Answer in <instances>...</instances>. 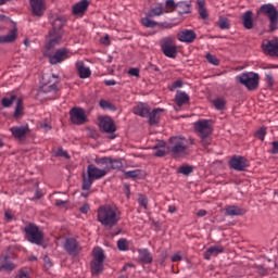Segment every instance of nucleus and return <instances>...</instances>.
Masks as SVG:
<instances>
[{
    "instance_id": "obj_46",
    "label": "nucleus",
    "mask_w": 278,
    "mask_h": 278,
    "mask_svg": "<svg viewBox=\"0 0 278 278\" xmlns=\"http://www.w3.org/2000/svg\"><path fill=\"white\" fill-rule=\"evenodd\" d=\"M56 157H65V160H68L71 155H68V152H66L64 149L59 148L55 152Z\"/></svg>"
},
{
    "instance_id": "obj_64",
    "label": "nucleus",
    "mask_w": 278,
    "mask_h": 278,
    "mask_svg": "<svg viewBox=\"0 0 278 278\" xmlns=\"http://www.w3.org/2000/svg\"><path fill=\"white\" fill-rule=\"evenodd\" d=\"M5 21V16L4 15H0V25H3Z\"/></svg>"
},
{
    "instance_id": "obj_56",
    "label": "nucleus",
    "mask_w": 278,
    "mask_h": 278,
    "mask_svg": "<svg viewBox=\"0 0 278 278\" xmlns=\"http://www.w3.org/2000/svg\"><path fill=\"white\" fill-rule=\"evenodd\" d=\"M181 260H184V257L180 256V254H174L172 256V262H181Z\"/></svg>"
},
{
    "instance_id": "obj_7",
    "label": "nucleus",
    "mask_w": 278,
    "mask_h": 278,
    "mask_svg": "<svg viewBox=\"0 0 278 278\" xmlns=\"http://www.w3.org/2000/svg\"><path fill=\"white\" fill-rule=\"evenodd\" d=\"M239 84L245 86L248 90H257V86H260V74H255L253 72L242 73L241 75L236 77Z\"/></svg>"
},
{
    "instance_id": "obj_49",
    "label": "nucleus",
    "mask_w": 278,
    "mask_h": 278,
    "mask_svg": "<svg viewBox=\"0 0 278 278\" xmlns=\"http://www.w3.org/2000/svg\"><path fill=\"white\" fill-rule=\"evenodd\" d=\"M4 217L7 220H14L15 216H14V212H12V210H7L4 212Z\"/></svg>"
},
{
    "instance_id": "obj_24",
    "label": "nucleus",
    "mask_w": 278,
    "mask_h": 278,
    "mask_svg": "<svg viewBox=\"0 0 278 278\" xmlns=\"http://www.w3.org/2000/svg\"><path fill=\"white\" fill-rule=\"evenodd\" d=\"M150 111L151 109H149V104L144 103H139L132 109L134 114L141 116L142 118H147Z\"/></svg>"
},
{
    "instance_id": "obj_20",
    "label": "nucleus",
    "mask_w": 278,
    "mask_h": 278,
    "mask_svg": "<svg viewBox=\"0 0 278 278\" xmlns=\"http://www.w3.org/2000/svg\"><path fill=\"white\" fill-rule=\"evenodd\" d=\"M89 7H90V2L88 0H81L73 5L72 14L74 16H84V14L88 12Z\"/></svg>"
},
{
    "instance_id": "obj_9",
    "label": "nucleus",
    "mask_w": 278,
    "mask_h": 278,
    "mask_svg": "<svg viewBox=\"0 0 278 278\" xmlns=\"http://www.w3.org/2000/svg\"><path fill=\"white\" fill-rule=\"evenodd\" d=\"M161 51L166 58H170L172 60H175L177 58V54L179 53V50L177 49V45H175V39L172 37H165L160 42Z\"/></svg>"
},
{
    "instance_id": "obj_37",
    "label": "nucleus",
    "mask_w": 278,
    "mask_h": 278,
    "mask_svg": "<svg viewBox=\"0 0 278 278\" xmlns=\"http://www.w3.org/2000/svg\"><path fill=\"white\" fill-rule=\"evenodd\" d=\"M219 29H229L231 24L229 23V18L220 16L218 20Z\"/></svg>"
},
{
    "instance_id": "obj_62",
    "label": "nucleus",
    "mask_w": 278,
    "mask_h": 278,
    "mask_svg": "<svg viewBox=\"0 0 278 278\" xmlns=\"http://www.w3.org/2000/svg\"><path fill=\"white\" fill-rule=\"evenodd\" d=\"M41 127L42 129H46V131H49L51 129V125L45 123V124H41Z\"/></svg>"
},
{
    "instance_id": "obj_13",
    "label": "nucleus",
    "mask_w": 278,
    "mask_h": 278,
    "mask_svg": "<svg viewBox=\"0 0 278 278\" xmlns=\"http://www.w3.org/2000/svg\"><path fill=\"white\" fill-rule=\"evenodd\" d=\"M70 118L73 125H86V123H88L86 111H84L81 108H73L70 111Z\"/></svg>"
},
{
    "instance_id": "obj_8",
    "label": "nucleus",
    "mask_w": 278,
    "mask_h": 278,
    "mask_svg": "<svg viewBox=\"0 0 278 278\" xmlns=\"http://www.w3.org/2000/svg\"><path fill=\"white\" fill-rule=\"evenodd\" d=\"M93 258L91 261L92 275L103 273V264L105 262V252L101 248H94L92 251Z\"/></svg>"
},
{
    "instance_id": "obj_4",
    "label": "nucleus",
    "mask_w": 278,
    "mask_h": 278,
    "mask_svg": "<svg viewBox=\"0 0 278 278\" xmlns=\"http://www.w3.org/2000/svg\"><path fill=\"white\" fill-rule=\"evenodd\" d=\"M66 24V21L63 17H56L52 23V30H50V38L46 45V49L51 50L54 47H58L62 42V27Z\"/></svg>"
},
{
    "instance_id": "obj_61",
    "label": "nucleus",
    "mask_w": 278,
    "mask_h": 278,
    "mask_svg": "<svg viewBox=\"0 0 278 278\" xmlns=\"http://www.w3.org/2000/svg\"><path fill=\"white\" fill-rule=\"evenodd\" d=\"M168 212H169V214H175V212H177V207L175 205H169Z\"/></svg>"
},
{
    "instance_id": "obj_39",
    "label": "nucleus",
    "mask_w": 278,
    "mask_h": 278,
    "mask_svg": "<svg viewBox=\"0 0 278 278\" xmlns=\"http://www.w3.org/2000/svg\"><path fill=\"white\" fill-rule=\"evenodd\" d=\"M205 59L210 64H213V66H218V64H220V61L218 60V58H216V55L212 53H207Z\"/></svg>"
},
{
    "instance_id": "obj_15",
    "label": "nucleus",
    "mask_w": 278,
    "mask_h": 278,
    "mask_svg": "<svg viewBox=\"0 0 278 278\" xmlns=\"http://www.w3.org/2000/svg\"><path fill=\"white\" fill-rule=\"evenodd\" d=\"M10 131L13 138H15V140H20V142H23V140H27V136L31 134L29 125L13 126L10 128Z\"/></svg>"
},
{
    "instance_id": "obj_26",
    "label": "nucleus",
    "mask_w": 278,
    "mask_h": 278,
    "mask_svg": "<svg viewBox=\"0 0 278 278\" xmlns=\"http://www.w3.org/2000/svg\"><path fill=\"white\" fill-rule=\"evenodd\" d=\"M175 101L178 108H181L182 105L190 103V96H188L186 91H178L175 96Z\"/></svg>"
},
{
    "instance_id": "obj_19",
    "label": "nucleus",
    "mask_w": 278,
    "mask_h": 278,
    "mask_svg": "<svg viewBox=\"0 0 278 278\" xmlns=\"http://www.w3.org/2000/svg\"><path fill=\"white\" fill-rule=\"evenodd\" d=\"M99 127L101 131H104V134H114L116 131V124H114V119L108 116L100 118Z\"/></svg>"
},
{
    "instance_id": "obj_27",
    "label": "nucleus",
    "mask_w": 278,
    "mask_h": 278,
    "mask_svg": "<svg viewBox=\"0 0 278 278\" xmlns=\"http://www.w3.org/2000/svg\"><path fill=\"white\" fill-rule=\"evenodd\" d=\"M162 112H164V110L162 109H154L152 112L149 111L148 118H149L150 125H157V123H160V117L162 116Z\"/></svg>"
},
{
    "instance_id": "obj_48",
    "label": "nucleus",
    "mask_w": 278,
    "mask_h": 278,
    "mask_svg": "<svg viewBox=\"0 0 278 278\" xmlns=\"http://www.w3.org/2000/svg\"><path fill=\"white\" fill-rule=\"evenodd\" d=\"M128 75H131V77H140V70L137 67H131L128 71Z\"/></svg>"
},
{
    "instance_id": "obj_30",
    "label": "nucleus",
    "mask_w": 278,
    "mask_h": 278,
    "mask_svg": "<svg viewBox=\"0 0 278 278\" xmlns=\"http://www.w3.org/2000/svg\"><path fill=\"white\" fill-rule=\"evenodd\" d=\"M227 216H242L244 214V210L240 208V206L229 205L226 207Z\"/></svg>"
},
{
    "instance_id": "obj_16",
    "label": "nucleus",
    "mask_w": 278,
    "mask_h": 278,
    "mask_svg": "<svg viewBox=\"0 0 278 278\" xmlns=\"http://www.w3.org/2000/svg\"><path fill=\"white\" fill-rule=\"evenodd\" d=\"M71 58V51L66 48H61L54 54L49 55V62L52 65L62 64V62Z\"/></svg>"
},
{
    "instance_id": "obj_63",
    "label": "nucleus",
    "mask_w": 278,
    "mask_h": 278,
    "mask_svg": "<svg viewBox=\"0 0 278 278\" xmlns=\"http://www.w3.org/2000/svg\"><path fill=\"white\" fill-rule=\"evenodd\" d=\"M35 199H42V192L39 190L36 191Z\"/></svg>"
},
{
    "instance_id": "obj_44",
    "label": "nucleus",
    "mask_w": 278,
    "mask_h": 278,
    "mask_svg": "<svg viewBox=\"0 0 278 278\" xmlns=\"http://www.w3.org/2000/svg\"><path fill=\"white\" fill-rule=\"evenodd\" d=\"M100 108H102V110H114V104L110 103L108 100H100Z\"/></svg>"
},
{
    "instance_id": "obj_47",
    "label": "nucleus",
    "mask_w": 278,
    "mask_h": 278,
    "mask_svg": "<svg viewBox=\"0 0 278 278\" xmlns=\"http://www.w3.org/2000/svg\"><path fill=\"white\" fill-rule=\"evenodd\" d=\"M45 92H58V80L50 86L43 88Z\"/></svg>"
},
{
    "instance_id": "obj_12",
    "label": "nucleus",
    "mask_w": 278,
    "mask_h": 278,
    "mask_svg": "<svg viewBox=\"0 0 278 278\" xmlns=\"http://www.w3.org/2000/svg\"><path fill=\"white\" fill-rule=\"evenodd\" d=\"M96 164L100 166H105V169L109 170H121L123 168V160L112 159V157H101L96 159Z\"/></svg>"
},
{
    "instance_id": "obj_54",
    "label": "nucleus",
    "mask_w": 278,
    "mask_h": 278,
    "mask_svg": "<svg viewBox=\"0 0 278 278\" xmlns=\"http://www.w3.org/2000/svg\"><path fill=\"white\" fill-rule=\"evenodd\" d=\"M2 268H5L7 270H14V264L5 263L2 265Z\"/></svg>"
},
{
    "instance_id": "obj_43",
    "label": "nucleus",
    "mask_w": 278,
    "mask_h": 278,
    "mask_svg": "<svg viewBox=\"0 0 278 278\" xmlns=\"http://www.w3.org/2000/svg\"><path fill=\"white\" fill-rule=\"evenodd\" d=\"M255 138H257L258 140H261L262 142H264V138H266V128H260V129L255 132Z\"/></svg>"
},
{
    "instance_id": "obj_14",
    "label": "nucleus",
    "mask_w": 278,
    "mask_h": 278,
    "mask_svg": "<svg viewBox=\"0 0 278 278\" xmlns=\"http://www.w3.org/2000/svg\"><path fill=\"white\" fill-rule=\"evenodd\" d=\"M63 247L64 251H66V253H68L72 257H77V255H79L81 252V245L75 238H67Z\"/></svg>"
},
{
    "instance_id": "obj_3",
    "label": "nucleus",
    "mask_w": 278,
    "mask_h": 278,
    "mask_svg": "<svg viewBox=\"0 0 278 278\" xmlns=\"http://www.w3.org/2000/svg\"><path fill=\"white\" fill-rule=\"evenodd\" d=\"M103 168L97 167L94 164H89L87 166V178L83 177V190H90L92 188V184L99 179H103L105 175H108V169L105 165H102Z\"/></svg>"
},
{
    "instance_id": "obj_35",
    "label": "nucleus",
    "mask_w": 278,
    "mask_h": 278,
    "mask_svg": "<svg viewBox=\"0 0 278 278\" xmlns=\"http://www.w3.org/2000/svg\"><path fill=\"white\" fill-rule=\"evenodd\" d=\"M166 10H164V8L162 7H156V8H152L149 12H148V16L153 17V16H162V14H166Z\"/></svg>"
},
{
    "instance_id": "obj_6",
    "label": "nucleus",
    "mask_w": 278,
    "mask_h": 278,
    "mask_svg": "<svg viewBox=\"0 0 278 278\" xmlns=\"http://www.w3.org/2000/svg\"><path fill=\"white\" fill-rule=\"evenodd\" d=\"M257 14H264L269 18V31H275L278 28V10L271 3L261 5Z\"/></svg>"
},
{
    "instance_id": "obj_22",
    "label": "nucleus",
    "mask_w": 278,
    "mask_h": 278,
    "mask_svg": "<svg viewBox=\"0 0 278 278\" xmlns=\"http://www.w3.org/2000/svg\"><path fill=\"white\" fill-rule=\"evenodd\" d=\"M177 39L179 40V42L191 43L197 40V33H194V30L185 29L177 34Z\"/></svg>"
},
{
    "instance_id": "obj_59",
    "label": "nucleus",
    "mask_w": 278,
    "mask_h": 278,
    "mask_svg": "<svg viewBox=\"0 0 278 278\" xmlns=\"http://www.w3.org/2000/svg\"><path fill=\"white\" fill-rule=\"evenodd\" d=\"M149 68L150 71H155V73H160V67L157 65L150 63Z\"/></svg>"
},
{
    "instance_id": "obj_41",
    "label": "nucleus",
    "mask_w": 278,
    "mask_h": 278,
    "mask_svg": "<svg viewBox=\"0 0 278 278\" xmlns=\"http://www.w3.org/2000/svg\"><path fill=\"white\" fill-rule=\"evenodd\" d=\"M194 170V168L190 165H184L181 167H179L178 173H180V175H190L192 172Z\"/></svg>"
},
{
    "instance_id": "obj_31",
    "label": "nucleus",
    "mask_w": 278,
    "mask_h": 278,
    "mask_svg": "<svg viewBox=\"0 0 278 278\" xmlns=\"http://www.w3.org/2000/svg\"><path fill=\"white\" fill-rule=\"evenodd\" d=\"M154 155L156 157H164V155H166V142L164 141H160L159 143H156L154 146Z\"/></svg>"
},
{
    "instance_id": "obj_1",
    "label": "nucleus",
    "mask_w": 278,
    "mask_h": 278,
    "mask_svg": "<svg viewBox=\"0 0 278 278\" xmlns=\"http://www.w3.org/2000/svg\"><path fill=\"white\" fill-rule=\"evenodd\" d=\"M98 222L105 229H114L121 223V210L115 204L101 205L98 211Z\"/></svg>"
},
{
    "instance_id": "obj_40",
    "label": "nucleus",
    "mask_w": 278,
    "mask_h": 278,
    "mask_svg": "<svg viewBox=\"0 0 278 278\" xmlns=\"http://www.w3.org/2000/svg\"><path fill=\"white\" fill-rule=\"evenodd\" d=\"M117 249L119 251H127V249H129V242L127 241V239H119L117 241Z\"/></svg>"
},
{
    "instance_id": "obj_36",
    "label": "nucleus",
    "mask_w": 278,
    "mask_h": 278,
    "mask_svg": "<svg viewBox=\"0 0 278 278\" xmlns=\"http://www.w3.org/2000/svg\"><path fill=\"white\" fill-rule=\"evenodd\" d=\"M141 23H142L143 27H150V28L157 27V25H160V23H157L153 20H150V16L143 17L141 20Z\"/></svg>"
},
{
    "instance_id": "obj_34",
    "label": "nucleus",
    "mask_w": 278,
    "mask_h": 278,
    "mask_svg": "<svg viewBox=\"0 0 278 278\" xmlns=\"http://www.w3.org/2000/svg\"><path fill=\"white\" fill-rule=\"evenodd\" d=\"M176 8L179 14H190V3L188 2H178Z\"/></svg>"
},
{
    "instance_id": "obj_45",
    "label": "nucleus",
    "mask_w": 278,
    "mask_h": 278,
    "mask_svg": "<svg viewBox=\"0 0 278 278\" xmlns=\"http://www.w3.org/2000/svg\"><path fill=\"white\" fill-rule=\"evenodd\" d=\"M265 81H267L269 88H273V86H275V78H273V73L269 72L265 74Z\"/></svg>"
},
{
    "instance_id": "obj_17",
    "label": "nucleus",
    "mask_w": 278,
    "mask_h": 278,
    "mask_svg": "<svg viewBox=\"0 0 278 278\" xmlns=\"http://www.w3.org/2000/svg\"><path fill=\"white\" fill-rule=\"evenodd\" d=\"M229 166L233 170L243 172L249 168V161L241 155H233L229 161Z\"/></svg>"
},
{
    "instance_id": "obj_57",
    "label": "nucleus",
    "mask_w": 278,
    "mask_h": 278,
    "mask_svg": "<svg viewBox=\"0 0 278 278\" xmlns=\"http://www.w3.org/2000/svg\"><path fill=\"white\" fill-rule=\"evenodd\" d=\"M201 18H207V11L203 8L200 9Z\"/></svg>"
},
{
    "instance_id": "obj_25",
    "label": "nucleus",
    "mask_w": 278,
    "mask_h": 278,
    "mask_svg": "<svg viewBox=\"0 0 278 278\" xmlns=\"http://www.w3.org/2000/svg\"><path fill=\"white\" fill-rule=\"evenodd\" d=\"M225 248L223 245H214L206 250L204 253V260H212V257H216V255H220V253H224Z\"/></svg>"
},
{
    "instance_id": "obj_53",
    "label": "nucleus",
    "mask_w": 278,
    "mask_h": 278,
    "mask_svg": "<svg viewBox=\"0 0 278 278\" xmlns=\"http://www.w3.org/2000/svg\"><path fill=\"white\" fill-rule=\"evenodd\" d=\"M66 203H68V202L67 201H63V200H55L56 207H65Z\"/></svg>"
},
{
    "instance_id": "obj_33",
    "label": "nucleus",
    "mask_w": 278,
    "mask_h": 278,
    "mask_svg": "<svg viewBox=\"0 0 278 278\" xmlns=\"http://www.w3.org/2000/svg\"><path fill=\"white\" fill-rule=\"evenodd\" d=\"M16 40V29L10 31L7 36H0V45L5 42H14Z\"/></svg>"
},
{
    "instance_id": "obj_60",
    "label": "nucleus",
    "mask_w": 278,
    "mask_h": 278,
    "mask_svg": "<svg viewBox=\"0 0 278 278\" xmlns=\"http://www.w3.org/2000/svg\"><path fill=\"white\" fill-rule=\"evenodd\" d=\"M104 84H105L106 86H116V80H114V79L104 80Z\"/></svg>"
},
{
    "instance_id": "obj_42",
    "label": "nucleus",
    "mask_w": 278,
    "mask_h": 278,
    "mask_svg": "<svg viewBox=\"0 0 278 278\" xmlns=\"http://www.w3.org/2000/svg\"><path fill=\"white\" fill-rule=\"evenodd\" d=\"M138 203L141 207H143L144 210H147L148 205H149V199H147V195L144 194H139L138 198Z\"/></svg>"
},
{
    "instance_id": "obj_10",
    "label": "nucleus",
    "mask_w": 278,
    "mask_h": 278,
    "mask_svg": "<svg viewBox=\"0 0 278 278\" xmlns=\"http://www.w3.org/2000/svg\"><path fill=\"white\" fill-rule=\"evenodd\" d=\"M25 233L26 240H28V242H31V244H37L38 247H40V244H42V241L45 240V235L42 233V231H40L38 226L34 224L25 227Z\"/></svg>"
},
{
    "instance_id": "obj_51",
    "label": "nucleus",
    "mask_w": 278,
    "mask_h": 278,
    "mask_svg": "<svg viewBox=\"0 0 278 278\" xmlns=\"http://www.w3.org/2000/svg\"><path fill=\"white\" fill-rule=\"evenodd\" d=\"M165 5L168 10H175L177 8L175 0H166Z\"/></svg>"
},
{
    "instance_id": "obj_32",
    "label": "nucleus",
    "mask_w": 278,
    "mask_h": 278,
    "mask_svg": "<svg viewBox=\"0 0 278 278\" xmlns=\"http://www.w3.org/2000/svg\"><path fill=\"white\" fill-rule=\"evenodd\" d=\"M212 103L215 110H218L219 112H224V110H227V100H225V98L214 99L212 100Z\"/></svg>"
},
{
    "instance_id": "obj_38",
    "label": "nucleus",
    "mask_w": 278,
    "mask_h": 278,
    "mask_svg": "<svg viewBox=\"0 0 278 278\" xmlns=\"http://www.w3.org/2000/svg\"><path fill=\"white\" fill-rule=\"evenodd\" d=\"M127 179H136L140 177V169L128 170L124 173Z\"/></svg>"
},
{
    "instance_id": "obj_23",
    "label": "nucleus",
    "mask_w": 278,
    "mask_h": 278,
    "mask_svg": "<svg viewBox=\"0 0 278 278\" xmlns=\"http://www.w3.org/2000/svg\"><path fill=\"white\" fill-rule=\"evenodd\" d=\"M76 71L78 72L80 79H88V77L92 75L90 67H86L84 61L76 62Z\"/></svg>"
},
{
    "instance_id": "obj_5",
    "label": "nucleus",
    "mask_w": 278,
    "mask_h": 278,
    "mask_svg": "<svg viewBox=\"0 0 278 278\" xmlns=\"http://www.w3.org/2000/svg\"><path fill=\"white\" fill-rule=\"evenodd\" d=\"M208 119H202L194 123V129L201 139V146L202 147H208V144H212V139L210 136H212V124Z\"/></svg>"
},
{
    "instance_id": "obj_21",
    "label": "nucleus",
    "mask_w": 278,
    "mask_h": 278,
    "mask_svg": "<svg viewBox=\"0 0 278 278\" xmlns=\"http://www.w3.org/2000/svg\"><path fill=\"white\" fill-rule=\"evenodd\" d=\"M29 3L34 16H43L45 10H47L45 7V0H29Z\"/></svg>"
},
{
    "instance_id": "obj_28",
    "label": "nucleus",
    "mask_w": 278,
    "mask_h": 278,
    "mask_svg": "<svg viewBox=\"0 0 278 278\" xmlns=\"http://www.w3.org/2000/svg\"><path fill=\"white\" fill-rule=\"evenodd\" d=\"M242 23L245 29H253V12L247 11L242 15Z\"/></svg>"
},
{
    "instance_id": "obj_50",
    "label": "nucleus",
    "mask_w": 278,
    "mask_h": 278,
    "mask_svg": "<svg viewBox=\"0 0 278 278\" xmlns=\"http://www.w3.org/2000/svg\"><path fill=\"white\" fill-rule=\"evenodd\" d=\"M184 81L181 80H176L172 84L170 90H177V88H182Z\"/></svg>"
},
{
    "instance_id": "obj_29",
    "label": "nucleus",
    "mask_w": 278,
    "mask_h": 278,
    "mask_svg": "<svg viewBox=\"0 0 278 278\" xmlns=\"http://www.w3.org/2000/svg\"><path fill=\"white\" fill-rule=\"evenodd\" d=\"M139 260L143 264H151V262H153V255H151V252L147 249L139 250Z\"/></svg>"
},
{
    "instance_id": "obj_58",
    "label": "nucleus",
    "mask_w": 278,
    "mask_h": 278,
    "mask_svg": "<svg viewBox=\"0 0 278 278\" xmlns=\"http://www.w3.org/2000/svg\"><path fill=\"white\" fill-rule=\"evenodd\" d=\"M197 216H200L201 218H203V216H207V211L200 210V211H198Z\"/></svg>"
},
{
    "instance_id": "obj_2",
    "label": "nucleus",
    "mask_w": 278,
    "mask_h": 278,
    "mask_svg": "<svg viewBox=\"0 0 278 278\" xmlns=\"http://www.w3.org/2000/svg\"><path fill=\"white\" fill-rule=\"evenodd\" d=\"M167 151L172 153L173 157H186V155H190L188 139L184 137L169 138Z\"/></svg>"
},
{
    "instance_id": "obj_18",
    "label": "nucleus",
    "mask_w": 278,
    "mask_h": 278,
    "mask_svg": "<svg viewBox=\"0 0 278 278\" xmlns=\"http://www.w3.org/2000/svg\"><path fill=\"white\" fill-rule=\"evenodd\" d=\"M262 49L266 55L278 58V39L266 40L263 42Z\"/></svg>"
},
{
    "instance_id": "obj_52",
    "label": "nucleus",
    "mask_w": 278,
    "mask_h": 278,
    "mask_svg": "<svg viewBox=\"0 0 278 278\" xmlns=\"http://www.w3.org/2000/svg\"><path fill=\"white\" fill-rule=\"evenodd\" d=\"M79 212H81V214H86L87 212H90V205L84 204L83 206H80Z\"/></svg>"
},
{
    "instance_id": "obj_55",
    "label": "nucleus",
    "mask_w": 278,
    "mask_h": 278,
    "mask_svg": "<svg viewBox=\"0 0 278 278\" xmlns=\"http://www.w3.org/2000/svg\"><path fill=\"white\" fill-rule=\"evenodd\" d=\"M17 277L18 278H29V274L25 270H20Z\"/></svg>"
},
{
    "instance_id": "obj_11",
    "label": "nucleus",
    "mask_w": 278,
    "mask_h": 278,
    "mask_svg": "<svg viewBox=\"0 0 278 278\" xmlns=\"http://www.w3.org/2000/svg\"><path fill=\"white\" fill-rule=\"evenodd\" d=\"M16 102L14 117L21 118V115L23 114V100L21 98H17L16 96H10L4 97L1 100V104L3 108H12V105Z\"/></svg>"
}]
</instances>
